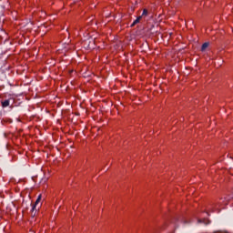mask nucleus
<instances>
[{
    "instance_id": "nucleus-3",
    "label": "nucleus",
    "mask_w": 233,
    "mask_h": 233,
    "mask_svg": "<svg viewBox=\"0 0 233 233\" xmlns=\"http://www.w3.org/2000/svg\"><path fill=\"white\" fill-rule=\"evenodd\" d=\"M198 223H202L203 225H210V220H208L207 218L198 219Z\"/></svg>"
},
{
    "instance_id": "nucleus-7",
    "label": "nucleus",
    "mask_w": 233,
    "mask_h": 233,
    "mask_svg": "<svg viewBox=\"0 0 233 233\" xmlns=\"http://www.w3.org/2000/svg\"><path fill=\"white\" fill-rule=\"evenodd\" d=\"M147 15H148V10L144 9V10H143V13H142V15H140V17H145V16H147Z\"/></svg>"
},
{
    "instance_id": "nucleus-5",
    "label": "nucleus",
    "mask_w": 233,
    "mask_h": 233,
    "mask_svg": "<svg viewBox=\"0 0 233 233\" xmlns=\"http://www.w3.org/2000/svg\"><path fill=\"white\" fill-rule=\"evenodd\" d=\"M3 108H6V106H10V100H4L2 102Z\"/></svg>"
},
{
    "instance_id": "nucleus-2",
    "label": "nucleus",
    "mask_w": 233,
    "mask_h": 233,
    "mask_svg": "<svg viewBox=\"0 0 233 233\" xmlns=\"http://www.w3.org/2000/svg\"><path fill=\"white\" fill-rule=\"evenodd\" d=\"M40 201H41V195H39L37 199L35 200V203L33 206L31 212H34V210H35V207H37V205H39Z\"/></svg>"
},
{
    "instance_id": "nucleus-6",
    "label": "nucleus",
    "mask_w": 233,
    "mask_h": 233,
    "mask_svg": "<svg viewBox=\"0 0 233 233\" xmlns=\"http://www.w3.org/2000/svg\"><path fill=\"white\" fill-rule=\"evenodd\" d=\"M142 16H138L132 24H131V27L136 26V25H137V23H139V21H141Z\"/></svg>"
},
{
    "instance_id": "nucleus-1",
    "label": "nucleus",
    "mask_w": 233,
    "mask_h": 233,
    "mask_svg": "<svg viewBox=\"0 0 233 233\" xmlns=\"http://www.w3.org/2000/svg\"><path fill=\"white\" fill-rule=\"evenodd\" d=\"M218 207V204L211 203L209 207L208 208V212H214L216 210V208Z\"/></svg>"
},
{
    "instance_id": "nucleus-4",
    "label": "nucleus",
    "mask_w": 233,
    "mask_h": 233,
    "mask_svg": "<svg viewBox=\"0 0 233 233\" xmlns=\"http://www.w3.org/2000/svg\"><path fill=\"white\" fill-rule=\"evenodd\" d=\"M210 44L208 43V42H205L203 45H202V46H201V51L202 52H205V50H207V48H208V46H209Z\"/></svg>"
}]
</instances>
